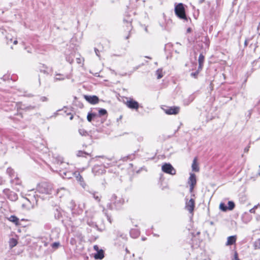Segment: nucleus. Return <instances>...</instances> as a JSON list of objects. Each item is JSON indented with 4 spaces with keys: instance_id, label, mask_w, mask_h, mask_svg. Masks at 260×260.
Segmentation results:
<instances>
[{
    "instance_id": "obj_33",
    "label": "nucleus",
    "mask_w": 260,
    "mask_h": 260,
    "mask_svg": "<svg viewBox=\"0 0 260 260\" xmlns=\"http://www.w3.org/2000/svg\"><path fill=\"white\" fill-rule=\"evenodd\" d=\"M156 75H157V78L158 79H161L163 76L162 74V70L158 69L156 72Z\"/></svg>"
},
{
    "instance_id": "obj_30",
    "label": "nucleus",
    "mask_w": 260,
    "mask_h": 260,
    "mask_svg": "<svg viewBox=\"0 0 260 260\" xmlns=\"http://www.w3.org/2000/svg\"><path fill=\"white\" fill-rule=\"evenodd\" d=\"M204 60H205V56L203 55V53H201L199 55V59H198L199 64H204Z\"/></svg>"
},
{
    "instance_id": "obj_10",
    "label": "nucleus",
    "mask_w": 260,
    "mask_h": 260,
    "mask_svg": "<svg viewBox=\"0 0 260 260\" xmlns=\"http://www.w3.org/2000/svg\"><path fill=\"white\" fill-rule=\"evenodd\" d=\"M4 192L7 196L8 198L12 201H15L18 199L17 193L14 191H11L9 189H4Z\"/></svg>"
},
{
    "instance_id": "obj_26",
    "label": "nucleus",
    "mask_w": 260,
    "mask_h": 260,
    "mask_svg": "<svg viewBox=\"0 0 260 260\" xmlns=\"http://www.w3.org/2000/svg\"><path fill=\"white\" fill-rule=\"evenodd\" d=\"M86 155L91 156L90 153L81 150L78 151L76 154V155L78 157H85V155Z\"/></svg>"
},
{
    "instance_id": "obj_34",
    "label": "nucleus",
    "mask_w": 260,
    "mask_h": 260,
    "mask_svg": "<svg viewBox=\"0 0 260 260\" xmlns=\"http://www.w3.org/2000/svg\"><path fill=\"white\" fill-rule=\"evenodd\" d=\"M254 246L255 249H260V238L254 242Z\"/></svg>"
},
{
    "instance_id": "obj_58",
    "label": "nucleus",
    "mask_w": 260,
    "mask_h": 260,
    "mask_svg": "<svg viewBox=\"0 0 260 260\" xmlns=\"http://www.w3.org/2000/svg\"><path fill=\"white\" fill-rule=\"evenodd\" d=\"M94 249L95 250H96L97 251H98V250H99V247H98V245H94Z\"/></svg>"
},
{
    "instance_id": "obj_22",
    "label": "nucleus",
    "mask_w": 260,
    "mask_h": 260,
    "mask_svg": "<svg viewBox=\"0 0 260 260\" xmlns=\"http://www.w3.org/2000/svg\"><path fill=\"white\" fill-rule=\"evenodd\" d=\"M129 234L132 238H136L140 235V232L137 229H132Z\"/></svg>"
},
{
    "instance_id": "obj_50",
    "label": "nucleus",
    "mask_w": 260,
    "mask_h": 260,
    "mask_svg": "<svg viewBox=\"0 0 260 260\" xmlns=\"http://www.w3.org/2000/svg\"><path fill=\"white\" fill-rule=\"evenodd\" d=\"M189 191L190 192H191L193 191V189L194 188V185H189Z\"/></svg>"
},
{
    "instance_id": "obj_16",
    "label": "nucleus",
    "mask_w": 260,
    "mask_h": 260,
    "mask_svg": "<svg viewBox=\"0 0 260 260\" xmlns=\"http://www.w3.org/2000/svg\"><path fill=\"white\" fill-rule=\"evenodd\" d=\"M188 183L189 185H195L197 183L196 176L194 174L191 173L190 174V177Z\"/></svg>"
},
{
    "instance_id": "obj_35",
    "label": "nucleus",
    "mask_w": 260,
    "mask_h": 260,
    "mask_svg": "<svg viewBox=\"0 0 260 260\" xmlns=\"http://www.w3.org/2000/svg\"><path fill=\"white\" fill-rule=\"evenodd\" d=\"M47 68L45 66L44 64H43L42 66H41L40 67V70L41 72H43L45 74H48V71H47Z\"/></svg>"
},
{
    "instance_id": "obj_11",
    "label": "nucleus",
    "mask_w": 260,
    "mask_h": 260,
    "mask_svg": "<svg viewBox=\"0 0 260 260\" xmlns=\"http://www.w3.org/2000/svg\"><path fill=\"white\" fill-rule=\"evenodd\" d=\"M195 206V201L193 199H190L189 201H186L185 203V209L192 213L194 210Z\"/></svg>"
},
{
    "instance_id": "obj_14",
    "label": "nucleus",
    "mask_w": 260,
    "mask_h": 260,
    "mask_svg": "<svg viewBox=\"0 0 260 260\" xmlns=\"http://www.w3.org/2000/svg\"><path fill=\"white\" fill-rule=\"evenodd\" d=\"M73 175L76 178V180L80 181L81 185L85 188V183L84 181L83 177L80 175V173L78 171H76L73 173Z\"/></svg>"
},
{
    "instance_id": "obj_37",
    "label": "nucleus",
    "mask_w": 260,
    "mask_h": 260,
    "mask_svg": "<svg viewBox=\"0 0 260 260\" xmlns=\"http://www.w3.org/2000/svg\"><path fill=\"white\" fill-rule=\"evenodd\" d=\"M199 72L196 71L194 72H192L190 74V76L194 78H197Z\"/></svg>"
},
{
    "instance_id": "obj_54",
    "label": "nucleus",
    "mask_w": 260,
    "mask_h": 260,
    "mask_svg": "<svg viewBox=\"0 0 260 260\" xmlns=\"http://www.w3.org/2000/svg\"><path fill=\"white\" fill-rule=\"evenodd\" d=\"M55 80H64V78L63 77H62V78H60V77L57 78V77H56V78H55Z\"/></svg>"
},
{
    "instance_id": "obj_19",
    "label": "nucleus",
    "mask_w": 260,
    "mask_h": 260,
    "mask_svg": "<svg viewBox=\"0 0 260 260\" xmlns=\"http://www.w3.org/2000/svg\"><path fill=\"white\" fill-rule=\"evenodd\" d=\"M94 258L96 259H102L104 257V251L102 250H98L94 255Z\"/></svg>"
},
{
    "instance_id": "obj_48",
    "label": "nucleus",
    "mask_w": 260,
    "mask_h": 260,
    "mask_svg": "<svg viewBox=\"0 0 260 260\" xmlns=\"http://www.w3.org/2000/svg\"><path fill=\"white\" fill-rule=\"evenodd\" d=\"M137 140L139 142H142L143 140V137L140 136L138 137Z\"/></svg>"
},
{
    "instance_id": "obj_61",
    "label": "nucleus",
    "mask_w": 260,
    "mask_h": 260,
    "mask_svg": "<svg viewBox=\"0 0 260 260\" xmlns=\"http://www.w3.org/2000/svg\"><path fill=\"white\" fill-rule=\"evenodd\" d=\"M73 223V222L72 220H69V223H68L69 225H72Z\"/></svg>"
},
{
    "instance_id": "obj_1",
    "label": "nucleus",
    "mask_w": 260,
    "mask_h": 260,
    "mask_svg": "<svg viewBox=\"0 0 260 260\" xmlns=\"http://www.w3.org/2000/svg\"><path fill=\"white\" fill-rule=\"evenodd\" d=\"M175 13L176 15L180 19L184 21H187L188 18L186 14L184 5L182 3H179L175 5Z\"/></svg>"
},
{
    "instance_id": "obj_63",
    "label": "nucleus",
    "mask_w": 260,
    "mask_h": 260,
    "mask_svg": "<svg viewBox=\"0 0 260 260\" xmlns=\"http://www.w3.org/2000/svg\"><path fill=\"white\" fill-rule=\"evenodd\" d=\"M96 157H101V158H104V156L102 155V156H96Z\"/></svg>"
},
{
    "instance_id": "obj_6",
    "label": "nucleus",
    "mask_w": 260,
    "mask_h": 260,
    "mask_svg": "<svg viewBox=\"0 0 260 260\" xmlns=\"http://www.w3.org/2000/svg\"><path fill=\"white\" fill-rule=\"evenodd\" d=\"M53 212L54 215V217L56 219H61L62 222L63 223L65 221L64 219H62L63 214H64V212L62 211L61 208L58 206H55L53 208Z\"/></svg>"
},
{
    "instance_id": "obj_31",
    "label": "nucleus",
    "mask_w": 260,
    "mask_h": 260,
    "mask_svg": "<svg viewBox=\"0 0 260 260\" xmlns=\"http://www.w3.org/2000/svg\"><path fill=\"white\" fill-rule=\"evenodd\" d=\"M79 133L82 136H86L88 135V132L83 128H80L78 130Z\"/></svg>"
},
{
    "instance_id": "obj_56",
    "label": "nucleus",
    "mask_w": 260,
    "mask_h": 260,
    "mask_svg": "<svg viewBox=\"0 0 260 260\" xmlns=\"http://www.w3.org/2000/svg\"><path fill=\"white\" fill-rule=\"evenodd\" d=\"M67 115H71V116L70 117V120H72L74 118L73 115H71L70 113H67Z\"/></svg>"
},
{
    "instance_id": "obj_7",
    "label": "nucleus",
    "mask_w": 260,
    "mask_h": 260,
    "mask_svg": "<svg viewBox=\"0 0 260 260\" xmlns=\"http://www.w3.org/2000/svg\"><path fill=\"white\" fill-rule=\"evenodd\" d=\"M162 109L164 112L168 115H176L180 111V108L176 106H166L165 108H163Z\"/></svg>"
},
{
    "instance_id": "obj_28",
    "label": "nucleus",
    "mask_w": 260,
    "mask_h": 260,
    "mask_svg": "<svg viewBox=\"0 0 260 260\" xmlns=\"http://www.w3.org/2000/svg\"><path fill=\"white\" fill-rule=\"evenodd\" d=\"M219 209L223 212H226L228 210H229V209L228 208V206L223 203H221L220 204Z\"/></svg>"
},
{
    "instance_id": "obj_29",
    "label": "nucleus",
    "mask_w": 260,
    "mask_h": 260,
    "mask_svg": "<svg viewBox=\"0 0 260 260\" xmlns=\"http://www.w3.org/2000/svg\"><path fill=\"white\" fill-rule=\"evenodd\" d=\"M228 205V208L229 210H230V211L233 210L235 207V204L234 202L233 201H229Z\"/></svg>"
},
{
    "instance_id": "obj_45",
    "label": "nucleus",
    "mask_w": 260,
    "mask_h": 260,
    "mask_svg": "<svg viewBox=\"0 0 260 260\" xmlns=\"http://www.w3.org/2000/svg\"><path fill=\"white\" fill-rule=\"evenodd\" d=\"M71 204L72 205V206H71V208H72V210H73L75 207V202L73 201H72L71 202Z\"/></svg>"
},
{
    "instance_id": "obj_17",
    "label": "nucleus",
    "mask_w": 260,
    "mask_h": 260,
    "mask_svg": "<svg viewBox=\"0 0 260 260\" xmlns=\"http://www.w3.org/2000/svg\"><path fill=\"white\" fill-rule=\"evenodd\" d=\"M8 219L10 221L14 223L16 225H19L20 224L19 218L15 215L10 216L9 218H8Z\"/></svg>"
},
{
    "instance_id": "obj_12",
    "label": "nucleus",
    "mask_w": 260,
    "mask_h": 260,
    "mask_svg": "<svg viewBox=\"0 0 260 260\" xmlns=\"http://www.w3.org/2000/svg\"><path fill=\"white\" fill-rule=\"evenodd\" d=\"M125 104L127 107L131 109L138 110L139 107L138 102L134 100L133 99L127 101Z\"/></svg>"
},
{
    "instance_id": "obj_41",
    "label": "nucleus",
    "mask_w": 260,
    "mask_h": 260,
    "mask_svg": "<svg viewBox=\"0 0 260 260\" xmlns=\"http://www.w3.org/2000/svg\"><path fill=\"white\" fill-rule=\"evenodd\" d=\"M40 100L41 102H47L48 101V98L46 96H41Z\"/></svg>"
},
{
    "instance_id": "obj_3",
    "label": "nucleus",
    "mask_w": 260,
    "mask_h": 260,
    "mask_svg": "<svg viewBox=\"0 0 260 260\" xmlns=\"http://www.w3.org/2000/svg\"><path fill=\"white\" fill-rule=\"evenodd\" d=\"M37 189L39 192L42 193L51 194L53 191V185L50 183L42 182L38 185Z\"/></svg>"
},
{
    "instance_id": "obj_64",
    "label": "nucleus",
    "mask_w": 260,
    "mask_h": 260,
    "mask_svg": "<svg viewBox=\"0 0 260 260\" xmlns=\"http://www.w3.org/2000/svg\"><path fill=\"white\" fill-rule=\"evenodd\" d=\"M14 44H17V40H15L14 41V43H13Z\"/></svg>"
},
{
    "instance_id": "obj_4",
    "label": "nucleus",
    "mask_w": 260,
    "mask_h": 260,
    "mask_svg": "<svg viewBox=\"0 0 260 260\" xmlns=\"http://www.w3.org/2000/svg\"><path fill=\"white\" fill-rule=\"evenodd\" d=\"M115 244L118 246L123 245L127 241L126 235L119 232L117 233L116 237L114 239Z\"/></svg>"
},
{
    "instance_id": "obj_24",
    "label": "nucleus",
    "mask_w": 260,
    "mask_h": 260,
    "mask_svg": "<svg viewBox=\"0 0 260 260\" xmlns=\"http://www.w3.org/2000/svg\"><path fill=\"white\" fill-rule=\"evenodd\" d=\"M191 167H192V171H193L194 172H199V168L197 163L196 158H194L193 162L192 164Z\"/></svg>"
},
{
    "instance_id": "obj_60",
    "label": "nucleus",
    "mask_w": 260,
    "mask_h": 260,
    "mask_svg": "<svg viewBox=\"0 0 260 260\" xmlns=\"http://www.w3.org/2000/svg\"><path fill=\"white\" fill-rule=\"evenodd\" d=\"M28 109H33L35 108V107L34 106H29L27 108Z\"/></svg>"
},
{
    "instance_id": "obj_44",
    "label": "nucleus",
    "mask_w": 260,
    "mask_h": 260,
    "mask_svg": "<svg viewBox=\"0 0 260 260\" xmlns=\"http://www.w3.org/2000/svg\"><path fill=\"white\" fill-rule=\"evenodd\" d=\"M94 51H95V53L96 55L100 57V51H99V50L97 48H94Z\"/></svg>"
},
{
    "instance_id": "obj_46",
    "label": "nucleus",
    "mask_w": 260,
    "mask_h": 260,
    "mask_svg": "<svg viewBox=\"0 0 260 260\" xmlns=\"http://www.w3.org/2000/svg\"><path fill=\"white\" fill-rule=\"evenodd\" d=\"M257 34L260 35V22H259V24L257 27Z\"/></svg>"
},
{
    "instance_id": "obj_49",
    "label": "nucleus",
    "mask_w": 260,
    "mask_h": 260,
    "mask_svg": "<svg viewBox=\"0 0 260 260\" xmlns=\"http://www.w3.org/2000/svg\"><path fill=\"white\" fill-rule=\"evenodd\" d=\"M70 243L72 244V245H74L76 244V241L74 239V238H72L71 239V241H70Z\"/></svg>"
},
{
    "instance_id": "obj_38",
    "label": "nucleus",
    "mask_w": 260,
    "mask_h": 260,
    "mask_svg": "<svg viewBox=\"0 0 260 260\" xmlns=\"http://www.w3.org/2000/svg\"><path fill=\"white\" fill-rule=\"evenodd\" d=\"M66 60L69 63H72L74 61V59L72 57L68 56L66 57Z\"/></svg>"
},
{
    "instance_id": "obj_59",
    "label": "nucleus",
    "mask_w": 260,
    "mask_h": 260,
    "mask_svg": "<svg viewBox=\"0 0 260 260\" xmlns=\"http://www.w3.org/2000/svg\"><path fill=\"white\" fill-rule=\"evenodd\" d=\"M248 45V40H246L244 42V46H247Z\"/></svg>"
},
{
    "instance_id": "obj_39",
    "label": "nucleus",
    "mask_w": 260,
    "mask_h": 260,
    "mask_svg": "<svg viewBox=\"0 0 260 260\" xmlns=\"http://www.w3.org/2000/svg\"><path fill=\"white\" fill-rule=\"evenodd\" d=\"M60 244L59 242H54L52 244V247L53 248H57L59 246Z\"/></svg>"
},
{
    "instance_id": "obj_32",
    "label": "nucleus",
    "mask_w": 260,
    "mask_h": 260,
    "mask_svg": "<svg viewBox=\"0 0 260 260\" xmlns=\"http://www.w3.org/2000/svg\"><path fill=\"white\" fill-rule=\"evenodd\" d=\"M107 114V112L106 110L104 109H100L99 110V116H104Z\"/></svg>"
},
{
    "instance_id": "obj_2",
    "label": "nucleus",
    "mask_w": 260,
    "mask_h": 260,
    "mask_svg": "<svg viewBox=\"0 0 260 260\" xmlns=\"http://www.w3.org/2000/svg\"><path fill=\"white\" fill-rule=\"evenodd\" d=\"M111 203L108 204L107 207L109 209H119L121 205L124 203V200L122 199L117 200V196L113 194L110 199Z\"/></svg>"
},
{
    "instance_id": "obj_40",
    "label": "nucleus",
    "mask_w": 260,
    "mask_h": 260,
    "mask_svg": "<svg viewBox=\"0 0 260 260\" xmlns=\"http://www.w3.org/2000/svg\"><path fill=\"white\" fill-rule=\"evenodd\" d=\"M21 207L24 210H28V205H27V204H26L24 202L22 204Z\"/></svg>"
},
{
    "instance_id": "obj_25",
    "label": "nucleus",
    "mask_w": 260,
    "mask_h": 260,
    "mask_svg": "<svg viewBox=\"0 0 260 260\" xmlns=\"http://www.w3.org/2000/svg\"><path fill=\"white\" fill-rule=\"evenodd\" d=\"M73 173H71V172H66V171H62V172H61V175L63 177V178H72L71 177V175H73Z\"/></svg>"
},
{
    "instance_id": "obj_18",
    "label": "nucleus",
    "mask_w": 260,
    "mask_h": 260,
    "mask_svg": "<svg viewBox=\"0 0 260 260\" xmlns=\"http://www.w3.org/2000/svg\"><path fill=\"white\" fill-rule=\"evenodd\" d=\"M89 192L92 195V197L95 199V200L98 202H100L102 196L98 192L93 190L89 191Z\"/></svg>"
},
{
    "instance_id": "obj_15",
    "label": "nucleus",
    "mask_w": 260,
    "mask_h": 260,
    "mask_svg": "<svg viewBox=\"0 0 260 260\" xmlns=\"http://www.w3.org/2000/svg\"><path fill=\"white\" fill-rule=\"evenodd\" d=\"M237 240V236H231L228 237L227 241L225 243L226 246H230L234 244Z\"/></svg>"
},
{
    "instance_id": "obj_51",
    "label": "nucleus",
    "mask_w": 260,
    "mask_h": 260,
    "mask_svg": "<svg viewBox=\"0 0 260 260\" xmlns=\"http://www.w3.org/2000/svg\"><path fill=\"white\" fill-rule=\"evenodd\" d=\"M105 215H106L107 216V219L111 223V218H110V217L107 214V213H105Z\"/></svg>"
},
{
    "instance_id": "obj_62",
    "label": "nucleus",
    "mask_w": 260,
    "mask_h": 260,
    "mask_svg": "<svg viewBox=\"0 0 260 260\" xmlns=\"http://www.w3.org/2000/svg\"><path fill=\"white\" fill-rule=\"evenodd\" d=\"M204 1H205V0H200V1H199V3H200V4H201V3H203V2H204Z\"/></svg>"
},
{
    "instance_id": "obj_47",
    "label": "nucleus",
    "mask_w": 260,
    "mask_h": 260,
    "mask_svg": "<svg viewBox=\"0 0 260 260\" xmlns=\"http://www.w3.org/2000/svg\"><path fill=\"white\" fill-rule=\"evenodd\" d=\"M234 259L235 260H240L239 258H238V254L237 252H236L235 254H234Z\"/></svg>"
},
{
    "instance_id": "obj_57",
    "label": "nucleus",
    "mask_w": 260,
    "mask_h": 260,
    "mask_svg": "<svg viewBox=\"0 0 260 260\" xmlns=\"http://www.w3.org/2000/svg\"><path fill=\"white\" fill-rule=\"evenodd\" d=\"M187 32L189 33V32H190L191 31V28L190 27H188L187 29Z\"/></svg>"
},
{
    "instance_id": "obj_21",
    "label": "nucleus",
    "mask_w": 260,
    "mask_h": 260,
    "mask_svg": "<svg viewBox=\"0 0 260 260\" xmlns=\"http://www.w3.org/2000/svg\"><path fill=\"white\" fill-rule=\"evenodd\" d=\"M124 22L126 24V26L127 27V30L128 31H130V30L132 29V19H130L129 17L127 18V19H126L124 18L123 19Z\"/></svg>"
},
{
    "instance_id": "obj_52",
    "label": "nucleus",
    "mask_w": 260,
    "mask_h": 260,
    "mask_svg": "<svg viewBox=\"0 0 260 260\" xmlns=\"http://www.w3.org/2000/svg\"><path fill=\"white\" fill-rule=\"evenodd\" d=\"M249 148H250V146H248L247 147L245 148L244 152H248V151H249Z\"/></svg>"
},
{
    "instance_id": "obj_53",
    "label": "nucleus",
    "mask_w": 260,
    "mask_h": 260,
    "mask_svg": "<svg viewBox=\"0 0 260 260\" xmlns=\"http://www.w3.org/2000/svg\"><path fill=\"white\" fill-rule=\"evenodd\" d=\"M205 40H206V42H207L206 43V45L207 46H208H208H209V40H207V38H205Z\"/></svg>"
},
{
    "instance_id": "obj_23",
    "label": "nucleus",
    "mask_w": 260,
    "mask_h": 260,
    "mask_svg": "<svg viewBox=\"0 0 260 260\" xmlns=\"http://www.w3.org/2000/svg\"><path fill=\"white\" fill-rule=\"evenodd\" d=\"M98 116L95 113L89 112L87 116V119L89 122H91L94 118Z\"/></svg>"
},
{
    "instance_id": "obj_9",
    "label": "nucleus",
    "mask_w": 260,
    "mask_h": 260,
    "mask_svg": "<svg viewBox=\"0 0 260 260\" xmlns=\"http://www.w3.org/2000/svg\"><path fill=\"white\" fill-rule=\"evenodd\" d=\"M24 202L28 205V210H30L34 208L35 204L37 203L38 200L36 195H34L31 199L25 198Z\"/></svg>"
},
{
    "instance_id": "obj_36",
    "label": "nucleus",
    "mask_w": 260,
    "mask_h": 260,
    "mask_svg": "<svg viewBox=\"0 0 260 260\" xmlns=\"http://www.w3.org/2000/svg\"><path fill=\"white\" fill-rule=\"evenodd\" d=\"M17 242L15 239H14L13 238L11 239V242H10V245L11 247H13L16 246L17 245Z\"/></svg>"
},
{
    "instance_id": "obj_55",
    "label": "nucleus",
    "mask_w": 260,
    "mask_h": 260,
    "mask_svg": "<svg viewBox=\"0 0 260 260\" xmlns=\"http://www.w3.org/2000/svg\"><path fill=\"white\" fill-rule=\"evenodd\" d=\"M255 210L254 209H253V208L252 209H251L250 210H249V212L251 213H255Z\"/></svg>"
},
{
    "instance_id": "obj_8",
    "label": "nucleus",
    "mask_w": 260,
    "mask_h": 260,
    "mask_svg": "<svg viewBox=\"0 0 260 260\" xmlns=\"http://www.w3.org/2000/svg\"><path fill=\"white\" fill-rule=\"evenodd\" d=\"M162 171L167 174L175 175L176 170L170 164L166 163L162 166Z\"/></svg>"
},
{
    "instance_id": "obj_5",
    "label": "nucleus",
    "mask_w": 260,
    "mask_h": 260,
    "mask_svg": "<svg viewBox=\"0 0 260 260\" xmlns=\"http://www.w3.org/2000/svg\"><path fill=\"white\" fill-rule=\"evenodd\" d=\"M92 172L95 176H99L106 173L105 167L102 165H94L92 169Z\"/></svg>"
},
{
    "instance_id": "obj_20",
    "label": "nucleus",
    "mask_w": 260,
    "mask_h": 260,
    "mask_svg": "<svg viewBox=\"0 0 260 260\" xmlns=\"http://www.w3.org/2000/svg\"><path fill=\"white\" fill-rule=\"evenodd\" d=\"M7 173L10 176V177L12 178L11 181L14 182V180L13 179V178L14 177L15 179H17L18 178L17 177H15V172L11 168H8L7 169Z\"/></svg>"
},
{
    "instance_id": "obj_43",
    "label": "nucleus",
    "mask_w": 260,
    "mask_h": 260,
    "mask_svg": "<svg viewBox=\"0 0 260 260\" xmlns=\"http://www.w3.org/2000/svg\"><path fill=\"white\" fill-rule=\"evenodd\" d=\"M76 236L80 239L82 240L83 237L82 236V235L81 233H78L76 235Z\"/></svg>"
},
{
    "instance_id": "obj_27",
    "label": "nucleus",
    "mask_w": 260,
    "mask_h": 260,
    "mask_svg": "<svg viewBox=\"0 0 260 260\" xmlns=\"http://www.w3.org/2000/svg\"><path fill=\"white\" fill-rule=\"evenodd\" d=\"M86 220L87 224L89 225L90 226L93 228L98 227L96 223L94 222L92 219L87 218Z\"/></svg>"
},
{
    "instance_id": "obj_42",
    "label": "nucleus",
    "mask_w": 260,
    "mask_h": 260,
    "mask_svg": "<svg viewBox=\"0 0 260 260\" xmlns=\"http://www.w3.org/2000/svg\"><path fill=\"white\" fill-rule=\"evenodd\" d=\"M203 66H204V64H199L198 69L197 71L200 73V72H201L202 71Z\"/></svg>"
},
{
    "instance_id": "obj_13",
    "label": "nucleus",
    "mask_w": 260,
    "mask_h": 260,
    "mask_svg": "<svg viewBox=\"0 0 260 260\" xmlns=\"http://www.w3.org/2000/svg\"><path fill=\"white\" fill-rule=\"evenodd\" d=\"M84 98L86 101L91 104L94 105L99 102V99L96 95H84Z\"/></svg>"
}]
</instances>
